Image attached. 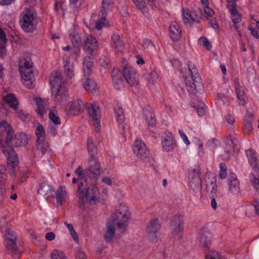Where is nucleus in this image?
<instances>
[{"mask_svg": "<svg viewBox=\"0 0 259 259\" xmlns=\"http://www.w3.org/2000/svg\"><path fill=\"white\" fill-rule=\"evenodd\" d=\"M129 215L128 207L124 204H120L119 209L110 218L109 221L114 222L118 229L124 232L126 230Z\"/></svg>", "mask_w": 259, "mask_h": 259, "instance_id": "39448f33", "label": "nucleus"}, {"mask_svg": "<svg viewBox=\"0 0 259 259\" xmlns=\"http://www.w3.org/2000/svg\"><path fill=\"white\" fill-rule=\"evenodd\" d=\"M35 133L37 137V149L44 153L46 148L45 143L46 134L43 126L39 124L35 129Z\"/></svg>", "mask_w": 259, "mask_h": 259, "instance_id": "f3484780", "label": "nucleus"}, {"mask_svg": "<svg viewBox=\"0 0 259 259\" xmlns=\"http://www.w3.org/2000/svg\"><path fill=\"white\" fill-rule=\"evenodd\" d=\"M233 1L231 2L230 1H229L227 0V7L228 9L229 10L231 13L233 12V11H237V9H236V6L235 3V0H232Z\"/></svg>", "mask_w": 259, "mask_h": 259, "instance_id": "0e129e2a", "label": "nucleus"}, {"mask_svg": "<svg viewBox=\"0 0 259 259\" xmlns=\"http://www.w3.org/2000/svg\"><path fill=\"white\" fill-rule=\"evenodd\" d=\"M188 67L190 73L191 80L185 79L186 86L187 91L190 94H195L198 90V88L201 86V79L198 69L193 63L189 62Z\"/></svg>", "mask_w": 259, "mask_h": 259, "instance_id": "423d86ee", "label": "nucleus"}, {"mask_svg": "<svg viewBox=\"0 0 259 259\" xmlns=\"http://www.w3.org/2000/svg\"><path fill=\"white\" fill-rule=\"evenodd\" d=\"M2 147V152L7 156L8 164L13 168L18 165V157L14 150L11 148H7L5 145Z\"/></svg>", "mask_w": 259, "mask_h": 259, "instance_id": "a211bd4d", "label": "nucleus"}, {"mask_svg": "<svg viewBox=\"0 0 259 259\" xmlns=\"http://www.w3.org/2000/svg\"><path fill=\"white\" fill-rule=\"evenodd\" d=\"M143 47L147 52L152 50L154 48V45L152 41L149 39H144L143 40Z\"/></svg>", "mask_w": 259, "mask_h": 259, "instance_id": "3c124183", "label": "nucleus"}, {"mask_svg": "<svg viewBox=\"0 0 259 259\" xmlns=\"http://www.w3.org/2000/svg\"><path fill=\"white\" fill-rule=\"evenodd\" d=\"M6 167L0 164V182H3L6 180L7 175L6 172Z\"/></svg>", "mask_w": 259, "mask_h": 259, "instance_id": "680f3d73", "label": "nucleus"}, {"mask_svg": "<svg viewBox=\"0 0 259 259\" xmlns=\"http://www.w3.org/2000/svg\"><path fill=\"white\" fill-rule=\"evenodd\" d=\"M82 47L84 51L92 55L94 52L98 48V44L96 38L91 34L88 35L85 39L82 44Z\"/></svg>", "mask_w": 259, "mask_h": 259, "instance_id": "ddd939ff", "label": "nucleus"}, {"mask_svg": "<svg viewBox=\"0 0 259 259\" xmlns=\"http://www.w3.org/2000/svg\"><path fill=\"white\" fill-rule=\"evenodd\" d=\"M183 20L185 24H192L194 19L192 18L189 9L186 7L182 9Z\"/></svg>", "mask_w": 259, "mask_h": 259, "instance_id": "79ce46f5", "label": "nucleus"}, {"mask_svg": "<svg viewBox=\"0 0 259 259\" xmlns=\"http://www.w3.org/2000/svg\"><path fill=\"white\" fill-rule=\"evenodd\" d=\"M76 259H84L85 257V253L83 251L80 249L75 250Z\"/></svg>", "mask_w": 259, "mask_h": 259, "instance_id": "774afa93", "label": "nucleus"}, {"mask_svg": "<svg viewBox=\"0 0 259 259\" xmlns=\"http://www.w3.org/2000/svg\"><path fill=\"white\" fill-rule=\"evenodd\" d=\"M231 14V18L234 23H238L241 21V16L239 14L238 10L236 11L234 10Z\"/></svg>", "mask_w": 259, "mask_h": 259, "instance_id": "4d7b16f0", "label": "nucleus"}, {"mask_svg": "<svg viewBox=\"0 0 259 259\" xmlns=\"http://www.w3.org/2000/svg\"><path fill=\"white\" fill-rule=\"evenodd\" d=\"M87 185V179L83 176L78 177V190L77 191V195L78 196L80 192L83 191V188H86Z\"/></svg>", "mask_w": 259, "mask_h": 259, "instance_id": "de8ad7c7", "label": "nucleus"}, {"mask_svg": "<svg viewBox=\"0 0 259 259\" xmlns=\"http://www.w3.org/2000/svg\"><path fill=\"white\" fill-rule=\"evenodd\" d=\"M88 114L93 118L95 126V131L99 132L100 126V110L99 106L96 104H89L87 107Z\"/></svg>", "mask_w": 259, "mask_h": 259, "instance_id": "f8f14e48", "label": "nucleus"}, {"mask_svg": "<svg viewBox=\"0 0 259 259\" xmlns=\"http://www.w3.org/2000/svg\"><path fill=\"white\" fill-rule=\"evenodd\" d=\"M253 112L251 109H247L246 110V115L244 116V125L246 131L251 133L253 131Z\"/></svg>", "mask_w": 259, "mask_h": 259, "instance_id": "c85d7f7f", "label": "nucleus"}, {"mask_svg": "<svg viewBox=\"0 0 259 259\" xmlns=\"http://www.w3.org/2000/svg\"><path fill=\"white\" fill-rule=\"evenodd\" d=\"M190 182L189 186L193 190H200L201 188V180L200 177L189 176Z\"/></svg>", "mask_w": 259, "mask_h": 259, "instance_id": "a19ab883", "label": "nucleus"}, {"mask_svg": "<svg viewBox=\"0 0 259 259\" xmlns=\"http://www.w3.org/2000/svg\"><path fill=\"white\" fill-rule=\"evenodd\" d=\"M184 222L181 215L174 216L170 222V228L174 235H179L181 238V233L183 230Z\"/></svg>", "mask_w": 259, "mask_h": 259, "instance_id": "2eb2a0df", "label": "nucleus"}, {"mask_svg": "<svg viewBox=\"0 0 259 259\" xmlns=\"http://www.w3.org/2000/svg\"><path fill=\"white\" fill-rule=\"evenodd\" d=\"M111 47L117 53H122L124 49V44L117 32H114L111 36Z\"/></svg>", "mask_w": 259, "mask_h": 259, "instance_id": "393cba45", "label": "nucleus"}, {"mask_svg": "<svg viewBox=\"0 0 259 259\" xmlns=\"http://www.w3.org/2000/svg\"><path fill=\"white\" fill-rule=\"evenodd\" d=\"M114 110L117 121L120 125L119 128L123 130L124 128L123 123L125 119L123 109L121 107L117 106L115 107Z\"/></svg>", "mask_w": 259, "mask_h": 259, "instance_id": "c9c22d12", "label": "nucleus"}, {"mask_svg": "<svg viewBox=\"0 0 259 259\" xmlns=\"http://www.w3.org/2000/svg\"><path fill=\"white\" fill-rule=\"evenodd\" d=\"M50 119L55 124H59L61 123L60 118L57 116L55 112L53 111H50L49 114Z\"/></svg>", "mask_w": 259, "mask_h": 259, "instance_id": "5fc2aeb1", "label": "nucleus"}, {"mask_svg": "<svg viewBox=\"0 0 259 259\" xmlns=\"http://www.w3.org/2000/svg\"><path fill=\"white\" fill-rule=\"evenodd\" d=\"M16 113L20 117V119L23 122H28L30 120L31 116L29 114L26 113L24 111L19 110L15 111Z\"/></svg>", "mask_w": 259, "mask_h": 259, "instance_id": "09e8293b", "label": "nucleus"}, {"mask_svg": "<svg viewBox=\"0 0 259 259\" xmlns=\"http://www.w3.org/2000/svg\"><path fill=\"white\" fill-rule=\"evenodd\" d=\"M162 147L167 152L170 151L174 148L175 143L171 133L164 134L161 141Z\"/></svg>", "mask_w": 259, "mask_h": 259, "instance_id": "cd10ccee", "label": "nucleus"}, {"mask_svg": "<svg viewBox=\"0 0 259 259\" xmlns=\"http://www.w3.org/2000/svg\"><path fill=\"white\" fill-rule=\"evenodd\" d=\"M229 187L230 192L233 194H237L240 192L239 182L234 173L230 174Z\"/></svg>", "mask_w": 259, "mask_h": 259, "instance_id": "c756f323", "label": "nucleus"}, {"mask_svg": "<svg viewBox=\"0 0 259 259\" xmlns=\"http://www.w3.org/2000/svg\"><path fill=\"white\" fill-rule=\"evenodd\" d=\"M17 234L15 231L7 229L4 234V243L6 251L9 254H12L14 259H19L23 251V247L17 246Z\"/></svg>", "mask_w": 259, "mask_h": 259, "instance_id": "7ed1b4c3", "label": "nucleus"}, {"mask_svg": "<svg viewBox=\"0 0 259 259\" xmlns=\"http://www.w3.org/2000/svg\"><path fill=\"white\" fill-rule=\"evenodd\" d=\"M64 73L69 78L71 79L74 76V67L73 63H71L69 59H66L63 61Z\"/></svg>", "mask_w": 259, "mask_h": 259, "instance_id": "f704fd0d", "label": "nucleus"}, {"mask_svg": "<svg viewBox=\"0 0 259 259\" xmlns=\"http://www.w3.org/2000/svg\"><path fill=\"white\" fill-rule=\"evenodd\" d=\"M21 16L20 23L22 28L26 32H32L36 26V23L35 22L36 12L34 10L29 9L23 12Z\"/></svg>", "mask_w": 259, "mask_h": 259, "instance_id": "0eeeda50", "label": "nucleus"}, {"mask_svg": "<svg viewBox=\"0 0 259 259\" xmlns=\"http://www.w3.org/2000/svg\"><path fill=\"white\" fill-rule=\"evenodd\" d=\"M63 5L64 3L62 2L58 1L56 3L55 9L58 13H63V15L64 14L63 12Z\"/></svg>", "mask_w": 259, "mask_h": 259, "instance_id": "e2e57ef3", "label": "nucleus"}, {"mask_svg": "<svg viewBox=\"0 0 259 259\" xmlns=\"http://www.w3.org/2000/svg\"><path fill=\"white\" fill-rule=\"evenodd\" d=\"M250 181L256 192L259 194V179L252 174L250 176Z\"/></svg>", "mask_w": 259, "mask_h": 259, "instance_id": "864d4df0", "label": "nucleus"}, {"mask_svg": "<svg viewBox=\"0 0 259 259\" xmlns=\"http://www.w3.org/2000/svg\"><path fill=\"white\" fill-rule=\"evenodd\" d=\"M134 153L141 160H145L148 158L150 152L145 144L140 140H136L133 148Z\"/></svg>", "mask_w": 259, "mask_h": 259, "instance_id": "9d476101", "label": "nucleus"}, {"mask_svg": "<svg viewBox=\"0 0 259 259\" xmlns=\"http://www.w3.org/2000/svg\"><path fill=\"white\" fill-rule=\"evenodd\" d=\"M122 76L131 86H135L139 82V77L136 70L129 65H124L122 67Z\"/></svg>", "mask_w": 259, "mask_h": 259, "instance_id": "1a4fd4ad", "label": "nucleus"}, {"mask_svg": "<svg viewBox=\"0 0 259 259\" xmlns=\"http://www.w3.org/2000/svg\"><path fill=\"white\" fill-rule=\"evenodd\" d=\"M133 2L140 10L144 11L146 9V5L144 0H134Z\"/></svg>", "mask_w": 259, "mask_h": 259, "instance_id": "13d9d810", "label": "nucleus"}, {"mask_svg": "<svg viewBox=\"0 0 259 259\" xmlns=\"http://www.w3.org/2000/svg\"><path fill=\"white\" fill-rule=\"evenodd\" d=\"M69 37L74 48L80 47L82 45L81 37L79 33L76 32L71 33Z\"/></svg>", "mask_w": 259, "mask_h": 259, "instance_id": "37998d69", "label": "nucleus"}, {"mask_svg": "<svg viewBox=\"0 0 259 259\" xmlns=\"http://www.w3.org/2000/svg\"><path fill=\"white\" fill-rule=\"evenodd\" d=\"M235 85L239 105H245L248 100L246 89L242 84L240 83L238 79L235 80Z\"/></svg>", "mask_w": 259, "mask_h": 259, "instance_id": "4468645a", "label": "nucleus"}, {"mask_svg": "<svg viewBox=\"0 0 259 259\" xmlns=\"http://www.w3.org/2000/svg\"><path fill=\"white\" fill-rule=\"evenodd\" d=\"M248 29L250 31L251 35L256 38H259V32L256 28H253L252 26H248Z\"/></svg>", "mask_w": 259, "mask_h": 259, "instance_id": "338daca9", "label": "nucleus"}, {"mask_svg": "<svg viewBox=\"0 0 259 259\" xmlns=\"http://www.w3.org/2000/svg\"><path fill=\"white\" fill-rule=\"evenodd\" d=\"M36 101L37 106L36 111L39 115L42 116L47 113L48 109V103L46 101H42L40 98H37Z\"/></svg>", "mask_w": 259, "mask_h": 259, "instance_id": "ea45409f", "label": "nucleus"}, {"mask_svg": "<svg viewBox=\"0 0 259 259\" xmlns=\"http://www.w3.org/2000/svg\"><path fill=\"white\" fill-rule=\"evenodd\" d=\"M22 79L24 81V83L28 89L34 87V73L32 69L20 70Z\"/></svg>", "mask_w": 259, "mask_h": 259, "instance_id": "aec40b11", "label": "nucleus"}, {"mask_svg": "<svg viewBox=\"0 0 259 259\" xmlns=\"http://www.w3.org/2000/svg\"><path fill=\"white\" fill-rule=\"evenodd\" d=\"M52 259H66L63 252L58 250H54L51 254Z\"/></svg>", "mask_w": 259, "mask_h": 259, "instance_id": "603ef678", "label": "nucleus"}, {"mask_svg": "<svg viewBox=\"0 0 259 259\" xmlns=\"http://www.w3.org/2000/svg\"><path fill=\"white\" fill-rule=\"evenodd\" d=\"M27 137L23 133H18L13 137V129L5 120L0 123V146L4 145L16 147L25 145L27 143Z\"/></svg>", "mask_w": 259, "mask_h": 259, "instance_id": "f257e3e1", "label": "nucleus"}, {"mask_svg": "<svg viewBox=\"0 0 259 259\" xmlns=\"http://www.w3.org/2000/svg\"><path fill=\"white\" fill-rule=\"evenodd\" d=\"M220 171L219 172V177L221 179H224L227 176V166L224 163L220 164Z\"/></svg>", "mask_w": 259, "mask_h": 259, "instance_id": "6e6d98bb", "label": "nucleus"}, {"mask_svg": "<svg viewBox=\"0 0 259 259\" xmlns=\"http://www.w3.org/2000/svg\"><path fill=\"white\" fill-rule=\"evenodd\" d=\"M200 245L204 249H208L211 244V235L206 228L201 229L200 232Z\"/></svg>", "mask_w": 259, "mask_h": 259, "instance_id": "4be33fe9", "label": "nucleus"}, {"mask_svg": "<svg viewBox=\"0 0 259 259\" xmlns=\"http://www.w3.org/2000/svg\"><path fill=\"white\" fill-rule=\"evenodd\" d=\"M234 137L229 135L225 140V147H224V153L222 154V157L224 160H227L230 158L232 152L234 151Z\"/></svg>", "mask_w": 259, "mask_h": 259, "instance_id": "412c9836", "label": "nucleus"}, {"mask_svg": "<svg viewBox=\"0 0 259 259\" xmlns=\"http://www.w3.org/2000/svg\"><path fill=\"white\" fill-rule=\"evenodd\" d=\"M206 190L209 197H217L218 186L216 184L217 178L213 174L209 175L205 180Z\"/></svg>", "mask_w": 259, "mask_h": 259, "instance_id": "dca6fc26", "label": "nucleus"}, {"mask_svg": "<svg viewBox=\"0 0 259 259\" xmlns=\"http://www.w3.org/2000/svg\"><path fill=\"white\" fill-rule=\"evenodd\" d=\"M100 193L97 184L92 185L88 188H83V191L77 196L78 205L81 208L85 207V201L90 205H95L100 201Z\"/></svg>", "mask_w": 259, "mask_h": 259, "instance_id": "20e7f679", "label": "nucleus"}, {"mask_svg": "<svg viewBox=\"0 0 259 259\" xmlns=\"http://www.w3.org/2000/svg\"><path fill=\"white\" fill-rule=\"evenodd\" d=\"M54 191L52 186L50 185L47 182H44L39 185V187L37 189V192L44 196H48Z\"/></svg>", "mask_w": 259, "mask_h": 259, "instance_id": "58836bf2", "label": "nucleus"}, {"mask_svg": "<svg viewBox=\"0 0 259 259\" xmlns=\"http://www.w3.org/2000/svg\"><path fill=\"white\" fill-rule=\"evenodd\" d=\"M64 81L65 80L60 72L52 73L50 82L51 85L52 96L55 98L56 101L61 102L66 100L68 93L62 87Z\"/></svg>", "mask_w": 259, "mask_h": 259, "instance_id": "f03ea898", "label": "nucleus"}, {"mask_svg": "<svg viewBox=\"0 0 259 259\" xmlns=\"http://www.w3.org/2000/svg\"><path fill=\"white\" fill-rule=\"evenodd\" d=\"M113 4V0H103L101 9L98 14L99 19L96 22V29L100 30L103 27H107L106 17L107 13L111 10Z\"/></svg>", "mask_w": 259, "mask_h": 259, "instance_id": "6e6552de", "label": "nucleus"}, {"mask_svg": "<svg viewBox=\"0 0 259 259\" xmlns=\"http://www.w3.org/2000/svg\"><path fill=\"white\" fill-rule=\"evenodd\" d=\"M246 154L249 164L254 170L259 174V159L256 152L252 149H249L246 151Z\"/></svg>", "mask_w": 259, "mask_h": 259, "instance_id": "b1692460", "label": "nucleus"}, {"mask_svg": "<svg viewBox=\"0 0 259 259\" xmlns=\"http://www.w3.org/2000/svg\"><path fill=\"white\" fill-rule=\"evenodd\" d=\"M32 63L30 58H24L21 60L19 63V69L20 70H25L28 69H32Z\"/></svg>", "mask_w": 259, "mask_h": 259, "instance_id": "a18cd8bd", "label": "nucleus"}, {"mask_svg": "<svg viewBox=\"0 0 259 259\" xmlns=\"http://www.w3.org/2000/svg\"><path fill=\"white\" fill-rule=\"evenodd\" d=\"M88 151L90 155L89 158H96L95 155L97 154V149L94 144L93 140L89 138L87 141Z\"/></svg>", "mask_w": 259, "mask_h": 259, "instance_id": "c03bdc74", "label": "nucleus"}, {"mask_svg": "<svg viewBox=\"0 0 259 259\" xmlns=\"http://www.w3.org/2000/svg\"><path fill=\"white\" fill-rule=\"evenodd\" d=\"M7 41L6 35L4 31L0 27V45L6 44Z\"/></svg>", "mask_w": 259, "mask_h": 259, "instance_id": "69168bd1", "label": "nucleus"}, {"mask_svg": "<svg viewBox=\"0 0 259 259\" xmlns=\"http://www.w3.org/2000/svg\"><path fill=\"white\" fill-rule=\"evenodd\" d=\"M4 100L9 107L14 111L18 110L19 102L17 98L12 94H8L4 97Z\"/></svg>", "mask_w": 259, "mask_h": 259, "instance_id": "72a5a7b5", "label": "nucleus"}, {"mask_svg": "<svg viewBox=\"0 0 259 259\" xmlns=\"http://www.w3.org/2000/svg\"><path fill=\"white\" fill-rule=\"evenodd\" d=\"M198 44L200 46H203L207 50H210L211 49V44L205 37H201L198 41Z\"/></svg>", "mask_w": 259, "mask_h": 259, "instance_id": "8fccbe9b", "label": "nucleus"}, {"mask_svg": "<svg viewBox=\"0 0 259 259\" xmlns=\"http://www.w3.org/2000/svg\"><path fill=\"white\" fill-rule=\"evenodd\" d=\"M115 226L114 222L108 221L106 226L107 231L104 235V239L106 242H110L112 240L115 234Z\"/></svg>", "mask_w": 259, "mask_h": 259, "instance_id": "4c0bfd02", "label": "nucleus"}, {"mask_svg": "<svg viewBox=\"0 0 259 259\" xmlns=\"http://www.w3.org/2000/svg\"><path fill=\"white\" fill-rule=\"evenodd\" d=\"M169 35L174 41L178 40L181 37V29L177 22L173 21L170 23L169 27Z\"/></svg>", "mask_w": 259, "mask_h": 259, "instance_id": "bb28decb", "label": "nucleus"}, {"mask_svg": "<svg viewBox=\"0 0 259 259\" xmlns=\"http://www.w3.org/2000/svg\"><path fill=\"white\" fill-rule=\"evenodd\" d=\"M67 195V193L65 187L63 185H61L56 191L55 194L52 195V197L56 199L58 205H62L63 201L65 200Z\"/></svg>", "mask_w": 259, "mask_h": 259, "instance_id": "7c9ffc66", "label": "nucleus"}, {"mask_svg": "<svg viewBox=\"0 0 259 259\" xmlns=\"http://www.w3.org/2000/svg\"><path fill=\"white\" fill-rule=\"evenodd\" d=\"M205 107V104L203 103H201L200 105L196 108V111L199 116H202L205 115L206 113V108Z\"/></svg>", "mask_w": 259, "mask_h": 259, "instance_id": "bf43d9fd", "label": "nucleus"}, {"mask_svg": "<svg viewBox=\"0 0 259 259\" xmlns=\"http://www.w3.org/2000/svg\"><path fill=\"white\" fill-rule=\"evenodd\" d=\"M84 103L80 100H76L69 102L66 109L69 114L76 115L80 113L84 109Z\"/></svg>", "mask_w": 259, "mask_h": 259, "instance_id": "6ab92c4d", "label": "nucleus"}, {"mask_svg": "<svg viewBox=\"0 0 259 259\" xmlns=\"http://www.w3.org/2000/svg\"><path fill=\"white\" fill-rule=\"evenodd\" d=\"M89 171L94 177L100 176L103 172V169L96 158H89L88 168L84 170V173L88 174Z\"/></svg>", "mask_w": 259, "mask_h": 259, "instance_id": "9b49d317", "label": "nucleus"}, {"mask_svg": "<svg viewBox=\"0 0 259 259\" xmlns=\"http://www.w3.org/2000/svg\"><path fill=\"white\" fill-rule=\"evenodd\" d=\"M161 228V224L159 220L155 219L151 220L147 227L146 232L148 236L150 239L157 233Z\"/></svg>", "mask_w": 259, "mask_h": 259, "instance_id": "5701e85b", "label": "nucleus"}, {"mask_svg": "<svg viewBox=\"0 0 259 259\" xmlns=\"http://www.w3.org/2000/svg\"><path fill=\"white\" fill-rule=\"evenodd\" d=\"M82 84L85 91L93 93L97 90L96 83L92 79L85 77L82 81Z\"/></svg>", "mask_w": 259, "mask_h": 259, "instance_id": "e433bc0d", "label": "nucleus"}, {"mask_svg": "<svg viewBox=\"0 0 259 259\" xmlns=\"http://www.w3.org/2000/svg\"><path fill=\"white\" fill-rule=\"evenodd\" d=\"M93 59L90 56L84 57L83 61L82 71L84 77H89L93 71Z\"/></svg>", "mask_w": 259, "mask_h": 259, "instance_id": "473e14b6", "label": "nucleus"}, {"mask_svg": "<svg viewBox=\"0 0 259 259\" xmlns=\"http://www.w3.org/2000/svg\"><path fill=\"white\" fill-rule=\"evenodd\" d=\"M220 142L215 138H212L210 140H208L206 143V146L208 148L209 150L212 151L213 152H214L216 149L220 147Z\"/></svg>", "mask_w": 259, "mask_h": 259, "instance_id": "49530a36", "label": "nucleus"}, {"mask_svg": "<svg viewBox=\"0 0 259 259\" xmlns=\"http://www.w3.org/2000/svg\"><path fill=\"white\" fill-rule=\"evenodd\" d=\"M206 259H222L220 254L216 251H210L205 256Z\"/></svg>", "mask_w": 259, "mask_h": 259, "instance_id": "052dcab7", "label": "nucleus"}, {"mask_svg": "<svg viewBox=\"0 0 259 259\" xmlns=\"http://www.w3.org/2000/svg\"><path fill=\"white\" fill-rule=\"evenodd\" d=\"M114 88L117 90H120L123 87V78L120 70L116 68H114L111 73Z\"/></svg>", "mask_w": 259, "mask_h": 259, "instance_id": "a878e982", "label": "nucleus"}, {"mask_svg": "<svg viewBox=\"0 0 259 259\" xmlns=\"http://www.w3.org/2000/svg\"><path fill=\"white\" fill-rule=\"evenodd\" d=\"M143 116L149 126L153 127L156 125V118L153 112L150 107H147L143 109Z\"/></svg>", "mask_w": 259, "mask_h": 259, "instance_id": "2f4dec72", "label": "nucleus"}]
</instances>
